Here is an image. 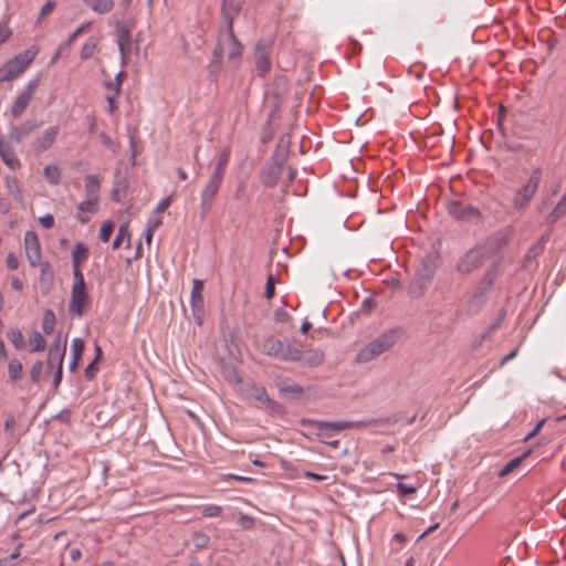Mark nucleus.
Here are the masks:
<instances>
[{"instance_id": "nucleus-1", "label": "nucleus", "mask_w": 566, "mask_h": 566, "mask_svg": "<svg viewBox=\"0 0 566 566\" xmlns=\"http://www.w3.org/2000/svg\"><path fill=\"white\" fill-rule=\"evenodd\" d=\"M39 51L40 49L33 45L3 63L0 67V83L13 81L24 73L39 54Z\"/></svg>"}, {"instance_id": "nucleus-2", "label": "nucleus", "mask_w": 566, "mask_h": 566, "mask_svg": "<svg viewBox=\"0 0 566 566\" xmlns=\"http://www.w3.org/2000/svg\"><path fill=\"white\" fill-rule=\"evenodd\" d=\"M90 304L91 297L86 290L85 279L76 274L73 276L69 312L72 315L81 316Z\"/></svg>"}, {"instance_id": "nucleus-3", "label": "nucleus", "mask_w": 566, "mask_h": 566, "mask_svg": "<svg viewBox=\"0 0 566 566\" xmlns=\"http://www.w3.org/2000/svg\"><path fill=\"white\" fill-rule=\"evenodd\" d=\"M395 344L394 335L391 334H382L376 339L369 342L366 346H364L356 355V360L358 363H368L382 353L390 349Z\"/></svg>"}, {"instance_id": "nucleus-4", "label": "nucleus", "mask_w": 566, "mask_h": 566, "mask_svg": "<svg viewBox=\"0 0 566 566\" xmlns=\"http://www.w3.org/2000/svg\"><path fill=\"white\" fill-rule=\"evenodd\" d=\"M497 275V265L492 264L488 268V270L484 273L483 279L481 280L480 284L478 285L474 294L470 297V300L467 303L468 311L470 313H474L478 311V308L482 305L484 302V295L486 291L492 286L493 281L495 280Z\"/></svg>"}, {"instance_id": "nucleus-5", "label": "nucleus", "mask_w": 566, "mask_h": 566, "mask_svg": "<svg viewBox=\"0 0 566 566\" xmlns=\"http://www.w3.org/2000/svg\"><path fill=\"white\" fill-rule=\"evenodd\" d=\"M541 178V168L534 169L527 181L515 192L514 206L517 209H523L530 203L538 188Z\"/></svg>"}, {"instance_id": "nucleus-6", "label": "nucleus", "mask_w": 566, "mask_h": 566, "mask_svg": "<svg viewBox=\"0 0 566 566\" xmlns=\"http://www.w3.org/2000/svg\"><path fill=\"white\" fill-rule=\"evenodd\" d=\"M242 51L243 46L235 38L233 27L227 28L224 33L220 34L219 46L214 53L226 52L228 60L235 63L240 60Z\"/></svg>"}, {"instance_id": "nucleus-7", "label": "nucleus", "mask_w": 566, "mask_h": 566, "mask_svg": "<svg viewBox=\"0 0 566 566\" xmlns=\"http://www.w3.org/2000/svg\"><path fill=\"white\" fill-rule=\"evenodd\" d=\"M262 352L271 357L281 360H291L297 358L296 348L291 345H284L279 338L268 337L263 345Z\"/></svg>"}, {"instance_id": "nucleus-8", "label": "nucleus", "mask_w": 566, "mask_h": 566, "mask_svg": "<svg viewBox=\"0 0 566 566\" xmlns=\"http://www.w3.org/2000/svg\"><path fill=\"white\" fill-rule=\"evenodd\" d=\"M273 42L270 39H261L255 44L254 59L258 73L263 76L271 70L270 54L272 52Z\"/></svg>"}, {"instance_id": "nucleus-9", "label": "nucleus", "mask_w": 566, "mask_h": 566, "mask_svg": "<svg viewBox=\"0 0 566 566\" xmlns=\"http://www.w3.org/2000/svg\"><path fill=\"white\" fill-rule=\"evenodd\" d=\"M484 261L485 253L483 249H472L459 259L457 263V271L460 272L461 274H469L478 270L483 264Z\"/></svg>"}, {"instance_id": "nucleus-10", "label": "nucleus", "mask_w": 566, "mask_h": 566, "mask_svg": "<svg viewBox=\"0 0 566 566\" xmlns=\"http://www.w3.org/2000/svg\"><path fill=\"white\" fill-rule=\"evenodd\" d=\"M223 177L218 176L216 174H211L207 185L203 187L200 193V205L203 214L207 213L213 202L214 197L217 196Z\"/></svg>"}, {"instance_id": "nucleus-11", "label": "nucleus", "mask_w": 566, "mask_h": 566, "mask_svg": "<svg viewBox=\"0 0 566 566\" xmlns=\"http://www.w3.org/2000/svg\"><path fill=\"white\" fill-rule=\"evenodd\" d=\"M25 256L30 266H39L41 261V243L34 231H27L24 234Z\"/></svg>"}, {"instance_id": "nucleus-12", "label": "nucleus", "mask_w": 566, "mask_h": 566, "mask_svg": "<svg viewBox=\"0 0 566 566\" xmlns=\"http://www.w3.org/2000/svg\"><path fill=\"white\" fill-rule=\"evenodd\" d=\"M203 290V282L200 280H193L192 281V289H191V297H190V305L191 310L195 316V319L198 322V324H201V319L203 316V310H205V301L202 295Z\"/></svg>"}, {"instance_id": "nucleus-13", "label": "nucleus", "mask_w": 566, "mask_h": 566, "mask_svg": "<svg viewBox=\"0 0 566 566\" xmlns=\"http://www.w3.org/2000/svg\"><path fill=\"white\" fill-rule=\"evenodd\" d=\"M38 80L30 81L25 87V90L17 97L14 101L12 108H11V115L14 118H18L21 116V114L25 111L29 103L31 102L33 94L38 87Z\"/></svg>"}, {"instance_id": "nucleus-14", "label": "nucleus", "mask_w": 566, "mask_h": 566, "mask_svg": "<svg viewBox=\"0 0 566 566\" xmlns=\"http://www.w3.org/2000/svg\"><path fill=\"white\" fill-rule=\"evenodd\" d=\"M98 209L99 200L85 198V200L81 201L77 206V221L82 224H86L91 220V216L95 214Z\"/></svg>"}, {"instance_id": "nucleus-15", "label": "nucleus", "mask_w": 566, "mask_h": 566, "mask_svg": "<svg viewBox=\"0 0 566 566\" xmlns=\"http://www.w3.org/2000/svg\"><path fill=\"white\" fill-rule=\"evenodd\" d=\"M60 133L59 126L46 128L33 143L34 149L39 153L45 151L52 147Z\"/></svg>"}, {"instance_id": "nucleus-16", "label": "nucleus", "mask_w": 566, "mask_h": 566, "mask_svg": "<svg viewBox=\"0 0 566 566\" xmlns=\"http://www.w3.org/2000/svg\"><path fill=\"white\" fill-rule=\"evenodd\" d=\"M66 342L61 345L60 339H56L49 348L48 353V368L51 370L55 366L63 367V358L65 355Z\"/></svg>"}, {"instance_id": "nucleus-17", "label": "nucleus", "mask_w": 566, "mask_h": 566, "mask_svg": "<svg viewBox=\"0 0 566 566\" xmlns=\"http://www.w3.org/2000/svg\"><path fill=\"white\" fill-rule=\"evenodd\" d=\"M244 0H223L221 12L227 21V28L233 27L234 18L240 13Z\"/></svg>"}, {"instance_id": "nucleus-18", "label": "nucleus", "mask_w": 566, "mask_h": 566, "mask_svg": "<svg viewBox=\"0 0 566 566\" xmlns=\"http://www.w3.org/2000/svg\"><path fill=\"white\" fill-rule=\"evenodd\" d=\"M87 258H88L87 247L82 242H77L72 251L73 276H76V274H78L80 277H84V274L81 271V264L84 261H86Z\"/></svg>"}, {"instance_id": "nucleus-19", "label": "nucleus", "mask_w": 566, "mask_h": 566, "mask_svg": "<svg viewBox=\"0 0 566 566\" xmlns=\"http://www.w3.org/2000/svg\"><path fill=\"white\" fill-rule=\"evenodd\" d=\"M297 358L291 359V361H301L305 366L314 367L318 366L324 360V354L319 349H308L301 352L296 348Z\"/></svg>"}, {"instance_id": "nucleus-20", "label": "nucleus", "mask_w": 566, "mask_h": 566, "mask_svg": "<svg viewBox=\"0 0 566 566\" xmlns=\"http://www.w3.org/2000/svg\"><path fill=\"white\" fill-rule=\"evenodd\" d=\"M312 424L319 431L323 430H332V431H340L345 429H353L361 427L363 422L356 421H336V422H325V421H313Z\"/></svg>"}, {"instance_id": "nucleus-21", "label": "nucleus", "mask_w": 566, "mask_h": 566, "mask_svg": "<svg viewBox=\"0 0 566 566\" xmlns=\"http://www.w3.org/2000/svg\"><path fill=\"white\" fill-rule=\"evenodd\" d=\"M448 211L451 216L457 219H468L472 217H478L479 212L475 208L468 205H462L460 202H450L448 205Z\"/></svg>"}, {"instance_id": "nucleus-22", "label": "nucleus", "mask_w": 566, "mask_h": 566, "mask_svg": "<svg viewBox=\"0 0 566 566\" xmlns=\"http://www.w3.org/2000/svg\"><path fill=\"white\" fill-rule=\"evenodd\" d=\"M39 126L40 125L35 122H25L24 124L13 128L10 133V137L13 142L21 143L38 129Z\"/></svg>"}, {"instance_id": "nucleus-23", "label": "nucleus", "mask_w": 566, "mask_h": 566, "mask_svg": "<svg viewBox=\"0 0 566 566\" xmlns=\"http://www.w3.org/2000/svg\"><path fill=\"white\" fill-rule=\"evenodd\" d=\"M0 156L3 160V163L11 170H17L20 168L21 163H20L19 158L17 157L15 153L8 144H6L2 140H0Z\"/></svg>"}, {"instance_id": "nucleus-24", "label": "nucleus", "mask_w": 566, "mask_h": 566, "mask_svg": "<svg viewBox=\"0 0 566 566\" xmlns=\"http://www.w3.org/2000/svg\"><path fill=\"white\" fill-rule=\"evenodd\" d=\"M248 395L263 407L273 408L275 406V402L268 396L265 388L262 386L251 385Z\"/></svg>"}, {"instance_id": "nucleus-25", "label": "nucleus", "mask_w": 566, "mask_h": 566, "mask_svg": "<svg viewBox=\"0 0 566 566\" xmlns=\"http://www.w3.org/2000/svg\"><path fill=\"white\" fill-rule=\"evenodd\" d=\"M101 180L95 175H87L84 178V190L86 198L99 200Z\"/></svg>"}, {"instance_id": "nucleus-26", "label": "nucleus", "mask_w": 566, "mask_h": 566, "mask_svg": "<svg viewBox=\"0 0 566 566\" xmlns=\"http://www.w3.org/2000/svg\"><path fill=\"white\" fill-rule=\"evenodd\" d=\"M84 352V342L81 338H74L71 344V353L72 359L70 361L69 368L72 373H74L78 366L82 354Z\"/></svg>"}, {"instance_id": "nucleus-27", "label": "nucleus", "mask_w": 566, "mask_h": 566, "mask_svg": "<svg viewBox=\"0 0 566 566\" xmlns=\"http://www.w3.org/2000/svg\"><path fill=\"white\" fill-rule=\"evenodd\" d=\"M95 13L106 14L114 9V0H83Z\"/></svg>"}, {"instance_id": "nucleus-28", "label": "nucleus", "mask_w": 566, "mask_h": 566, "mask_svg": "<svg viewBox=\"0 0 566 566\" xmlns=\"http://www.w3.org/2000/svg\"><path fill=\"white\" fill-rule=\"evenodd\" d=\"M98 46V39L88 38L82 45L80 50V57L82 61L88 60L94 55Z\"/></svg>"}, {"instance_id": "nucleus-29", "label": "nucleus", "mask_w": 566, "mask_h": 566, "mask_svg": "<svg viewBox=\"0 0 566 566\" xmlns=\"http://www.w3.org/2000/svg\"><path fill=\"white\" fill-rule=\"evenodd\" d=\"M23 367L19 359L13 358L8 364V377L10 381L18 382L22 379Z\"/></svg>"}, {"instance_id": "nucleus-30", "label": "nucleus", "mask_w": 566, "mask_h": 566, "mask_svg": "<svg viewBox=\"0 0 566 566\" xmlns=\"http://www.w3.org/2000/svg\"><path fill=\"white\" fill-rule=\"evenodd\" d=\"M29 346L31 353L43 352L46 347V342L40 332L33 331L29 336Z\"/></svg>"}, {"instance_id": "nucleus-31", "label": "nucleus", "mask_w": 566, "mask_h": 566, "mask_svg": "<svg viewBox=\"0 0 566 566\" xmlns=\"http://www.w3.org/2000/svg\"><path fill=\"white\" fill-rule=\"evenodd\" d=\"M230 154H231V150L229 147H226L221 150L218 161H217V165H216L212 174L224 177L227 166H228V163L230 159Z\"/></svg>"}, {"instance_id": "nucleus-32", "label": "nucleus", "mask_w": 566, "mask_h": 566, "mask_svg": "<svg viewBox=\"0 0 566 566\" xmlns=\"http://www.w3.org/2000/svg\"><path fill=\"white\" fill-rule=\"evenodd\" d=\"M281 176L280 166H271L262 174V181L265 186H274Z\"/></svg>"}, {"instance_id": "nucleus-33", "label": "nucleus", "mask_w": 566, "mask_h": 566, "mask_svg": "<svg viewBox=\"0 0 566 566\" xmlns=\"http://www.w3.org/2000/svg\"><path fill=\"white\" fill-rule=\"evenodd\" d=\"M129 42L130 38L128 30L120 28L117 34V44L123 60L125 59L126 52L129 49Z\"/></svg>"}, {"instance_id": "nucleus-34", "label": "nucleus", "mask_w": 566, "mask_h": 566, "mask_svg": "<svg viewBox=\"0 0 566 566\" xmlns=\"http://www.w3.org/2000/svg\"><path fill=\"white\" fill-rule=\"evenodd\" d=\"M43 175L49 184L56 186L61 181V171L56 165H48L43 169Z\"/></svg>"}, {"instance_id": "nucleus-35", "label": "nucleus", "mask_w": 566, "mask_h": 566, "mask_svg": "<svg viewBox=\"0 0 566 566\" xmlns=\"http://www.w3.org/2000/svg\"><path fill=\"white\" fill-rule=\"evenodd\" d=\"M7 337L15 349L21 350L25 347L23 334L19 328H10L7 332Z\"/></svg>"}, {"instance_id": "nucleus-36", "label": "nucleus", "mask_w": 566, "mask_h": 566, "mask_svg": "<svg viewBox=\"0 0 566 566\" xmlns=\"http://www.w3.org/2000/svg\"><path fill=\"white\" fill-rule=\"evenodd\" d=\"M55 326V315L51 310L45 311L42 319V329L44 334L51 335Z\"/></svg>"}, {"instance_id": "nucleus-37", "label": "nucleus", "mask_w": 566, "mask_h": 566, "mask_svg": "<svg viewBox=\"0 0 566 566\" xmlns=\"http://www.w3.org/2000/svg\"><path fill=\"white\" fill-rule=\"evenodd\" d=\"M525 454L523 455H520V457H516L514 459H512L511 461H509L502 469L501 471L499 472V476L500 478H503V476H506L507 474H510L512 471H514L517 467H520V464L522 463V461L525 459Z\"/></svg>"}, {"instance_id": "nucleus-38", "label": "nucleus", "mask_w": 566, "mask_h": 566, "mask_svg": "<svg viewBox=\"0 0 566 566\" xmlns=\"http://www.w3.org/2000/svg\"><path fill=\"white\" fill-rule=\"evenodd\" d=\"M280 391L290 397L300 396L304 392V388L297 384H284L280 387Z\"/></svg>"}, {"instance_id": "nucleus-39", "label": "nucleus", "mask_w": 566, "mask_h": 566, "mask_svg": "<svg viewBox=\"0 0 566 566\" xmlns=\"http://www.w3.org/2000/svg\"><path fill=\"white\" fill-rule=\"evenodd\" d=\"M565 213H566V195L555 206V208L553 209L548 219L551 222H555L557 219H559Z\"/></svg>"}, {"instance_id": "nucleus-40", "label": "nucleus", "mask_w": 566, "mask_h": 566, "mask_svg": "<svg viewBox=\"0 0 566 566\" xmlns=\"http://www.w3.org/2000/svg\"><path fill=\"white\" fill-rule=\"evenodd\" d=\"M6 185L9 192L18 200H22V191L19 187L18 180L12 177L6 178Z\"/></svg>"}, {"instance_id": "nucleus-41", "label": "nucleus", "mask_w": 566, "mask_h": 566, "mask_svg": "<svg viewBox=\"0 0 566 566\" xmlns=\"http://www.w3.org/2000/svg\"><path fill=\"white\" fill-rule=\"evenodd\" d=\"M115 224L113 221L108 220L102 223L98 237L101 241L107 242L114 231Z\"/></svg>"}, {"instance_id": "nucleus-42", "label": "nucleus", "mask_w": 566, "mask_h": 566, "mask_svg": "<svg viewBox=\"0 0 566 566\" xmlns=\"http://www.w3.org/2000/svg\"><path fill=\"white\" fill-rule=\"evenodd\" d=\"M191 541H192V544L195 545V547H197L198 549H202L208 546V544L210 542V537L206 533L196 532L192 535Z\"/></svg>"}, {"instance_id": "nucleus-43", "label": "nucleus", "mask_w": 566, "mask_h": 566, "mask_svg": "<svg viewBox=\"0 0 566 566\" xmlns=\"http://www.w3.org/2000/svg\"><path fill=\"white\" fill-rule=\"evenodd\" d=\"M126 238H129L128 224H122L118 229L116 238L113 241V249H119L124 239Z\"/></svg>"}, {"instance_id": "nucleus-44", "label": "nucleus", "mask_w": 566, "mask_h": 566, "mask_svg": "<svg viewBox=\"0 0 566 566\" xmlns=\"http://www.w3.org/2000/svg\"><path fill=\"white\" fill-rule=\"evenodd\" d=\"M43 363L41 360L35 361L30 370L31 379L34 384H39L42 379L43 374Z\"/></svg>"}, {"instance_id": "nucleus-45", "label": "nucleus", "mask_w": 566, "mask_h": 566, "mask_svg": "<svg viewBox=\"0 0 566 566\" xmlns=\"http://www.w3.org/2000/svg\"><path fill=\"white\" fill-rule=\"evenodd\" d=\"M221 513H222V507L220 505H216V504L206 505L202 509V516H205V517L219 516Z\"/></svg>"}, {"instance_id": "nucleus-46", "label": "nucleus", "mask_w": 566, "mask_h": 566, "mask_svg": "<svg viewBox=\"0 0 566 566\" xmlns=\"http://www.w3.org/2000/svg\"><path fill=\"white\" fill-rule=\"evenodd\" d=\"M171 202H172V195L160 200L153 211L154 214H160L164 211H166L170 207Z\"/></svg>"}, {"instance_id": "nucleus-47", "label": "nucleus", "mask_w": 566, "mask_h": 566, "mask_svg": "<svg viewBox=\"0 0 566 566\" xmlns=\"http://www.w3.org/2000/svg\"><path fill=\"white\" fill-rule=\"evenodd\" d=\"M91 22H85L81 24L72 34H70L69 40L74 43L78 36L86 33L91 28Z\"/></svg>"}, {"instance_id": "nucleus-48", "label": "nucleus", "mask_w": 566, "mask_h": 566, "mask_svg": "<svg viewBox=\"0 0 566 566\" xmlns=\"http://www.w3.org/2000/svg\"><path fill=\"white\" fill-rule=\"evenodd\" d=\"M238 524L244 530H250L254 526V518L250 515L241 514L238 518Z\"/></svg>"}, {"instance_id": "nucleus-49", "label": "nucleus", "mask_w": 566, "mask_h": 566, "mask_svg": "<svg viewBox=\"0 0 566 566\" xmlns=\"http://www.w3.org/2000/svg\"><path fill=\"white\" fill-rule=\"evenodd\" d=\"M56 2L54 0H48L40 10L39 20L49 15L55 8Z\"/></svg>"}, {"instance_id": "nucleus-50", "label": "nucleus", "mask_w": 566, "mask_h": 566, "mask_svg": "<svg viewBox=\"0 0 566 566\" xmlns=\"http://www.w3.org/2000/svg\"><path fill=\"white\" fill-rule=\"evenodd\" d=\"M101 142L108 148L111 149L112 151L116 153L117 151V144L114 143L111 137L104 133V132H101L99 135H98Z\"/></svg>"}, {"instance_id": "nucleus-51", "label": "nucleus", "mask_w": 566, "mask_h": 566, "mask_svg": "<svg viewBox=\"0 0 566 566\" xmlns=\"http://www.w3.org/2000/svg\"><path fill=\"white\" fill-rule=\"evenodd\" d=\"M120 93H117L114 91L113 94L108 95L106 97V101H107V112L109 114H113L116 109H117V97L119 96Z\"/></svg>"}, {"instance_id": "nucleus-52", "label": "nucleus", "mask_w": 566, "mask_h": 566, "mask_svg": "<svg viewBox=\"0 0 566 566\" xmlns=\"http://www.w3.org/2000/svg\"><path fill=\"white\" fill-rule=\"evenodd\" d=\"M163 224V219L160 214H154L147 221V228L150 230L157 231V229Z\"/></svg>"}, {"instance_id": "nucleus-53", "label": "nucleus", "mask_w": 566, "mask_h": 566, "mask_svg": "<svg viewBox=\"0 0 566 566\" xmlns=\"http://www.w3.org/2000/svg\"><path fill=\"white\" fill-rule=\"evenodd\" d=\"M15 429V418L12 413L7 416V419L4 421V432L7 434H12Z\"/></svg>"}, {"instance_id": "nucleus-54", "label": "nucleus", "mask_w": 566, "mask_h": 566, "mask_svg": "<svg viewBox=\"0 0 566 566\" xmlns=\"http://www.w3.org/2000/svg\"><path fill=\"white\" fill-rule=\"evenodd\" d=\"M12 35V30L7 23H0V45Z\"/></svg>"}, {"instance_id": "nucleus-55", "label": "nucleus", "mask_w": 566, "mask_h": 566, "mask_svg": "<svg viewBox=\"0 0 566 566\" xmlns=\"http://www.w3.org/2000/svg\"><path fill=\"white\" fill-rule=\"evenodd\" d=\"M264 294L266 298H272L274 295V279L272 274H270L266 279Z\"/></svg>"}, {"instance_id": "nucleus-56", "label": "nucleus", "mask_w": 566, "mask_h": 566, "mask_svg": "<svg viewBox=\"0 0 566 566\" xmlns=\"http://www.w3.org/2000/svg\"><path fill=\"white\" fill-rule=\"evenodd\" d=\"M398 493L402 496L411 495L416 493V488L403 483L397 484Z\"/></svg>"}, {"instance_id": "nucleus-57", "label": "nucleus", "mask_w": 566, "mask_h": 566, "mask_svg": "<svg viewBox=\"0 0 566 566\" xmlns=\"http://www.w3.org/2000/svg\"><path fill=\"white\" fill-rule=\"evenodd\" d=\"M40 224L45 229H51L54 227V217L52 214H45L39 218Z\"/></svg>"}, {"instance_id": "nucleus-58", "label": "nucleus", "mask_w": 566, "mask_h": 566, "mask_svg": "<svg viewBox=\"0 0 566 566\" xmlns=\"http://www.w3.org/2000/svg\"><path fill=\"white\" fill-rule=\"evenodd\" d=\"M6 264L10 270H17L19 266V261L17 255L13 252L8 253L6 258Z\"/></svg>"}, {"instance_id": "nucleus-59", "label": "nucleus", "mask_w": 566, "mask_h": 566, "mask_svg": "<svg viewBox=\"0 0 566 566\" xmlns=\"http://www.w3.org/2000/svg\"><path fill=\"white\" fill-rule=\"evenodd\" d=\"M125 78V73L120 71L116 76L114 81V91L117 93H120L122 83Z\"/></svg>"}, {"instance_id": "nucleus-60", "label": "nucleus", "mask_w": 566, "mask_h": 566, "mask_svg": "<svg viewBox=\"0 0 566 566\" xmlns=\"http://www.w3.org/2000/svg\"><path fill=\"white\" fill-rule=\"evenodd\" d=\"M72 45H73V43L67 39L64 43L59 45L57 55L66 54L70 51Z\"/></svg>"}, {"instance_id": "nucleus-61", "label": "nucleus", "mask_w": 566, "mask_h": 566, "mask_svg": "<svg viewBox=\"0 0 566 566\" xmlns=\"http://www.w3.org/2000/svg\"><path fill=\"white\" fill-rule=\"evenodd\" d=\"M39 265H41V276H42V279H44V277H52V270H51V266H50L49 263H41L40 262Z\"/></svg>"}, {"instance_id": "nucleus-62", "label": "nucleus", "mask_w": 566, "mask_h": 566, "mask_svg": "<svg viewBox=\"0 0 566 566\" xmlns=\"http://www.w3.org/2000/svg\"><path fill=\"white\" fill-rule=\"evenodd\" d=\"M10 284L14 291L21 292L23 290V282L17 276L11 279Z\"/></svg>"}, {"instance_id": "nucleus-63", "label": "nucleus", "mask_w": 566, "mask_h": 566, "mask_svg": "<svg viewBox=\"0 0 566 566\" xmlns=\"http://www.w3.org/2000/svg\"><path fill=\"white\" fill-rule=\"evenodd\" d=\"M518 354V348H515L513 349L510 354H507L506 356H504L501 361H500V366H504L506 363H509L510 360H512L513 358H515Z\"/></svg>"}, {"instance_id": "nucleus-64", "label": "nucleus", "mask_w": 566, "mask_h": 566, "mask_svg": "<svg viewBox=\"0 0 566 566\" xmlns=\"http://www.w3.org/2000/svg\"><path fill=\"white\" fill-rule=\"evenodd\" d=\"M304 476L307 479L316 480V481H325L327 480L326 475H321L311 471H305Z\"/></svg>"}]
</instances>
